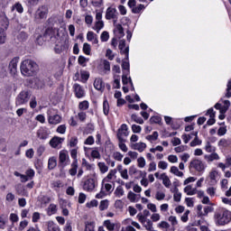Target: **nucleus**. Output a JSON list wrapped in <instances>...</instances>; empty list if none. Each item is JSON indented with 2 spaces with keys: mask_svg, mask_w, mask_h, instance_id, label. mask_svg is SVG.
Returning <instances> with one entry per match:
<instances>
[{
  "mask_svg": "<svg viewBox=\"0 0 231 231\" xmlns=\"http://www.w3.org/2000/svg\"><path fill=\"white\" fill-rule=\"evenodd\" d=\"M94 88L97 91H102L104 89V81L102 79H96L94 81Z\"/></svg>",
  "mask_w": 231,
  "mask_h": 231,
  "instance_id": "a878e982",
  "label": "nucleus"
},
{
  "mask_svg": "<svg viewBox=\"0 0 231 231\" xmlns=\"http://www.w3.org/2000/svg\"><path fill=\"white\" fill-rule=\"evenodd\" d=\"M192 136H195L194 140L189 143L190 147H198V145H201L203 141L198 136V131L191 132Z\"/></svg>",
  "mask_w": 231,
  "mask_h": 231,
  "instance_id": "6ab92c4d",
  "label": "nucleus"
},
{
  "mask_svg": "<svg viewBox=\"0 0 231 231\" xmlns=\"http://www.w3.org/2000/svg\"><path fill=\"white\" fill-rule=\"evenodd\" d=\"M69 45L66 42H61L60 43H57L54 47V51L57 54L62 53V51H68Z\"/></svg>",
  "mask_w": 231,
  "mask_h": 231,
  "instance_id": "ddd939ff",
  "label": "nucleus"
},
{
  "mask_svg": "<svg viewBox=\"0 0 231 231\" xmlns=\"http://www.w3.org/2000/svg\"><path fill=\"white\" fill-rule=\"evenodd\" d=\"M20 69L23 77H33L37 73L39 66L32 60H24L21 63Z\"/></svg>",
  "mask_w": 231,
  "mask_h": 231,
  "instance_id": "7ed1b4c3",
  "label": "nucleus"
},
{
  "mask_svg": "<svg viewBox=\"0 0 231 231\" xmlns=\"http://www.w3.org/2000/svg\"><path fill=\"white\" fill-rule=\"evenodd\" d=\"M37 136L40 140H47L48 136H50V130L46 127H40L37 131Z\"/></svg>",
  "mask_w": 231,
  "mask_h": 231,
  "instance_id": "dca6fc26",
  "label": "nucleus"
},
{
  "mask_svg": "<svg viewBox=\"0 0 231 231\" xmlns=\"http://www.w3.org/2000/svg\"><path fill=\"white\" fill-rule=\"evenodd\" d=\"M127 198L129 199V201H131L132 203L136 202V194L133 191H129Z\"/></svg>",
  "mask_w": 231,
  "mask_h": 231,
  "instance_id": "69168bd1",
  "label": "nucleus"
},
{
  "mask_svg": "<svg viewBox=\"0 0 231 231\" xmlns=\"http://www.w3.org/2000/svg\"><path fill=\"white\" fill-rule=\"evenodd\" d=\"M171 172L172 174H174L175 176H179V178L183 177L182 171H180V170H179L178 167H176V166H171Z\"/></svg>",
  "mask_w": 231,
  "mask_h": 231,
  "instance_id": "37998d69",
  "label": "nucleus"
},
{
  "mask_svg": "<svg viewBox=\"0 0 231 231\" xmlns=\"http://www.w3.org/2000/svg\"><path fill=\"white\" fill-rule=\"evenodd\" d=\"M204 159L208 163H210L216 160H220L219 154L216 153V152H211V154H206Z\"/></svg>",
  "mask_w": 231,
  "mask_h": 231,
  "instance_id": "aec40b11",
  "label": "nucleus"
},
{
  "mask_svg": "<svg viewBox=\"0 0 231 231\" xmlns=\"http://www.w3.org/2000/svg\"><path fill=\"white\" fill-rule=\"evenodd\" d=\"M184 192L187 196H194L198 192V188H192L191 185H188L184 188Z\"/></svg>",
  "mask_w": 231,
  "mask_h": 231,
  "instance_id": "bb28decb",
  "label": "nucleus"
},
{
  "mask_svg": "<svg viewBox=\"0 0 231 231\" xmlns=\"http://www.w3.org/2000/svg\"><path fill=\"white\" fill-rule=\"evenodd\" d=\"M70 167L71 168L69 171V174H70V176H77V170L79 169V162H72Z\"/></svg>",
  "mask_w": 231,
  "mask_h": 231,
  "instance_id": "2f4dec72",
  "label": "nucleus"
},
{
  "mask_svg": "<svg viewBox=\"0 0 231 231\" xmlns=\"http://www.w3.org/2000/svg\"><path fill=\"white\" fill-rule=\"evenodd\" d=\"M48 122L51 125H57L62 122V117L59 115L49 116Z\"/></svg>",
  "mask_w": 231,
  "mask_h": 231,
  "instance_id": "a211bd4d",
  "label": "nucleus"
},
{
  "mask_svg": "<svg viewBox=\"0 0 231 231\" xmlns=\"http://www.w3.org/2000/svg\"><path fill=\"white\" fill-rule=\"evenodd\" d=\"M68 147H77L79 145V137L72 136L67 140Z\"/></svg>",
  "mask_w": 231,
  "mask_h": 231,
  "instance_id": "393cba45",
  "label": "nucleus"
},
{
  "mask_svg": "<svg viewBox=\"0 0 231 231\" xmlns=\"http://www.w3.org/2000/svg\"><path fill=\"white\" fill-rule=\"evenodd\" d=\"M101 42H107L109 41V32L107 31H104L100 36Z\"/></svg>",
  "mask_w": 231,
  "mask_h": 231,
  "instance_id": "3c124183",
  "label": "nucleus"
},
{
  "mask_svg": "<svg viewBox=\"0 0 231 231\" xmlns=\"http://www.w3.org/2000/svg\"><path fill=\"white\" fill-rule=\"evenodd\" d=\"M47 230L48 231H60V227L55 222L48 221L47 222Z\"/></svg>",
  "mask_w": 231,
  "mask_h": 231,
  "instance_id": "b1692460",
  "label": "nucleus"
},
{
  "mask_svg": "<svg viewBox=\"0 0 231 231\" xmlns=\"http://www.w3.org/2000/svg\"><path fill=\"white\" fill-rule=\"evenodd\" d=\"M90 156L92 158H95L96 160H100V158H101L100 152H98V150L97 148L92 150Z\"/></svg>",
  "mask_w": 231,
  "mask_h": 231,
  "instance_id": "052dcab7",
  "label": "nucleus"
},
{
  "mask_svg": "<svg viewBox=\"0 0 231 231\" xmlns=\"http://www.w3.org/2000/svg\"><path fill=\"white\" fill-rule=\"evenodd\" d=\"M108 208H109V200L107 199L101 200L99 205V210L101 211L107 210Z\"/></svg>",
  "mask_w": 231,
  "mask_h": 231,
  "instance_id": "a19ab883",
  "label": "nucleus"
},
{
  "mask_svg": "<svg viewBox=\"0 0 231 231\" xmlns=\"http://www.w3.org/2000/svg\"><path fill=\"white\" fill-rule=\"evenodd\" d=\"M46 41H51V42H58L60 41V33L59 32V28H47L43 35H40L36 39L37 44L42 46Z\"/></svg>",
  "mask_w": 231,
  "mask_h": 231,
  "instance_id": "f257e3e1",
  "label": "nucleus"
},
{
  "mask_svg": "<svg viewBox=\"0 0 231 231\" xmlns=\"http://www.w3.org/2000/svg\"><path fill=\"white\" fill-rule=\"evenodd\" d=\"M57 205L55 204H50L47 208V214L48 216H53V214H57Z\"/></svg>",
  "mask_w": 231,
  "mask_h": 231,
  "instance_id": "473e14b6",
  "label": "nucleus"
},
{
  "mask_svg": "<svg viewBox=\"0 0 231 231\" xmlns=\"http://www.w3.org/2000/svg\"><path fill=\"white\" fill-rule=\"evenodd\" d=\"M112 156L116 162H122L124 158V154H122L120 152H115Z\"/></svg>",
  "mask_w": 231,
  "mask_h": 231,
  "instance_id": "6e6d98bb",
  "label": "nucleus"
},
{
  "mask_svg": "<svg viewBox=\"0 0 231 231\" xmlns=\"http://www.w3.org/2000/svg\"><path fill=\"white\" fill-rule=\"evenodd\" d=\"M131 118L136 124H140V125L143 124V119L142 117L138 116L137 115H135V114H133Z\"/></svg>",
  "mask_w": 231,
  "mask_h": 231,
  "instance_id": "13d9d810",
  "label": "nucleus"
},
{
  "mask_svg": "<svg viewBox=\"0 0 231 231\" xmlns=\"http://www.w3.org/2000/svg\"><path fill=\"white\" fill-rule=\"evenodd\" d=\"M68 165H69V153L66 150H61L59 153V167L64 169Z\"/></svg>",
  "mask_w": 231,
  "mask_h": 231,
  "instance_id": "0eeeda50",
  "label": "nucleus"
},
{
  "mask_svg": "<svg viewBox=\"0 0 231 231\" xmlns=\"http://www.w3.org/2000/svg\"><path fill=\"white\" fill-rule=\"evenodd\" d=\"M28 220H23L20 222V225L18 226V230L19 231H23L24 230V228H26V226H28Z\"/></svg>",
  "mask_w": 231,
  "mask_h": 231,
  "instance_id": "338daca9",
  "label": "nucleus"
},
{
  "mask_svg": "<svg viewBox=\"0 0 231 231\" xmlns=\"http://www.w3.org/2000/svg\"><path fill=\"white\" fill-rule=\"evenodd\" d=\"M111 19H118V13L116 12V9L108 7L106 12V20L111 21Z\"/></svg>",
  "mask_w": 231,
  "mask_h": 231,
  "instance_id": "2eb2a0df",
  "label": "nucleus"
},
{
  "mask_svg": "<svg viewBox=\"0 0 231 231\" xmlns=\"http://www.w3.org/2000/svg\"><path fill=\"white\" fill-rule=\"evenodd\" d=\"M115 174H116V170H111L107 176L103 180L102 183H109V181L113 180V176H115Z\"/></svg>",
  "mask_w": 231,
  "mask_h": 231,
  "instance_id": "f704fd0d",
  "label": "nucleus"
},
{
  "mask_svg": "<svg viewBox=\"0 0 231 231\" xmlns=\"http://www.w3.org/2000/svg\"><path fill=\"white\" fill-rule=\"evenodd\" d=\"M103 113L106 116L109 115V102L107 101V99L104 100L103 102Z\"/></svg>",
  "mask_w": 231,
  "mask_h": 231,
  "instance_id": "a18cd8bd",
  "label": "nucleus"
},
{
  "mask_svg": "<svg viewBox=\"0 0 231 231\" xmlns=\"http://www.w3.org/2000/svg\"><path fill=\"white\" fill-rule=\"evenodd\" d=\"M114 33H116V35H117L119 39H122V37L125 35V33L124 32V27H122V24L118 23L116 25L114 29Z\"/></svg>",
  "mask_w": 231,
  "mask_h": 231,
  "instance_id": "412c9836",
  "label": "nucleus"
},
{
  "mask_svg": "<svg viewBox=\"0 0 231 231\" xmlns=\"http://www.w3.org/2000/svg\"><path fill=\"white\" fill-rule=\"evenodd\" d=\"M114 194L116 198H122L125 194L124 188L122 186H117Z\"/></svg>",
  "mask_w": 231,
  "mask_h": 231,
  "instance_id": "e433bc0d",
  "label": "nucleus"
},
{
  "mask_svg": "<svg viewBox=\"0 0 231 231\" xmlns=\"http://www.w3.org/2000/svg\"><path fill=\"white\" fill-rule=\"evenodd\" d=\"M219 180V172L216 169H212L207 177V181L208 185L214 186L217 183Z\"/></svg>",
  "mask_w": 231,
  "mask_h": 231,
  "instance_id": "9d476101",
  "label": "nucleus"
},
{
  "mask_svg": "<svg viewBox=\"0 0 231 231\" xmlns=\"http://www.w3.org/2000/svg\"><path fill=\"white\" fill-rule=\"evenodd\" d=\"M206 169H207V165L205 164V162H203V161L199 159L192 160L189 162L190 172H193V171H196V172H199V174H203Z\"/></svg>",
  "mask_w": 231,
  "mask_h": 231,
  "instance_id": "39448f33",
  "label": "nucleus"
},
{
  "mask_svg": "<svg viewBox=\"0 0 231 231\" xmlns=\"http://www.w3.org/2000/svg\"><path fill=\"white\" fill-rule=\"evenodd\" d=\"M146 147H147V144H145V143H136L133 145V149L134 151H138L139 152H143Z\"/></svg>",
  "mask_w": 231,
  "mask_h": 231,
  "instance_id": "cd10ccee",
  "label": "nucleus"
},
{
  "mask_svg": "<svg viewBox=\"0 0 231 231\" xmlns=\"http://www.w3.org/2000/svg\"><path fill=\"white\" fill-rule=\"evenodd\" d=\"M31 97H32V92L28 90H23L20 92L16 97L15 105L23 106V104H28Z\"/></svg>",
  "mask_w": 231,
  "mask_h": 231,
  "instance_id": "423d86ee",
  "label": "nucleus"
},
{
  "mask_svg": "<svg viewBox=\"0 0 231 231\" xmlns=\"http://www.w3.org/2000/svg\"><path fill=\"white\" fill-rule=\"evenodd\" d=\"M51 189H53V190H56V192H59V190H60V189L64 187V184H62V181L60 180H55L51 183Z\"/></svg>",
  "mask_w": 231,
  "mask_h": 231,
  "instance_id": "c756f323",
  "label": "nucleus"
},
{
  "mask_svg": "<svg viewBox=\"0 0 231 231\" xmlns=\"http://www.w3.org/2000/svg\"><path fill=\"white\" fill-rule=\"evenodd\" d=\"M206 152H216V146H212L210 142H208L205 146Z\"/></svg>",
  "mask_w": 231,
  "mask_h": 231,
  "instance_id": "8fccbe9b",
  "label": "nucleus"
},
{
  "mask_svg": "<svg viewBox=\"0 0 231 231\" xmlns=\"http://www.w3.org/2000/svg\"><path fill=\"white\" fill-rule=\"evenodd\" d=\"M159 180H162V184L166 189H169L171 185V179H169V176H167L166 173H162Z\"/></svg>",
  "mask_w": 231,
  "mask_h": 231,
  "instance_id": "4be33fe9",
  "label": "nucleus"
},
{
  "mask_svg": "<svg viewBox=\"0 0 231 231\" xmlns=\"http://www.w3.org/2000/svg\"><path fill=\"white\" fill-rule=\"evenodd\" d=\"M121 55L125 56V60H129V46L125 47V40L119 41V46Z\"/></svg>",
  "mask_w": 231,
  "mask_h": 231,
  "instance_id": "9b49d317",
  "label": "nucleus"
},
{
  "mask_svg": "<svg viewBox=\"0 0 231 231\" xmlns=\"http://www.w3.org/2000/svg\"><path fill=\"white\" fill-rule=\"evenodd\" d=\"M158 136L159 134L155 131L152 133V134L147 135L146 140H148V142H156V140H158Z\"/></svg>",
  "mask_w": 231,
  "mask_h": 231,
  "instance_id": "c03bdc74",
  "label": "nucleus"
},
{
  "mask_svg": "<svg viewBox=\"0 0 231 231\" xmlns=\"http://www.w3.org/2000/svg\"><path fill=\"white\" fill-rule=\"evenodd\" d=\"M17 64H19V58H14L9 63V71L11 75L17 73Z\"/></svg>",
  "mask_w": 231,
  "mask_h": 231,
  "instance_id": "f3484780",
  "label": "nucleus"
},
{
  "mask_svg": "<svg viewBox=\"0 0 231 231\" xmlns=\"http://www.w3.org/2000/svg\"><path fill=\"white\" fill-rule=\"evenodd\" d=\"M97 167L99 168V171L102 174H106V172L109 171V167L106 165V162H98Z\"/></svg>",
  "mask_w": 231,
  "mask_h": 231,
  "instance_id": "c9c22d12",
  "label": "nucleus"
},
{
  "mask_svg": "<svg viewBox=\"0 0 231 231\" xmlns=\"http://www.w3.org/2000/svg\"><path fill=\"white\" fill-rule=\"evenodd\" d=\"M102 28H104V21H97L95 23L94 30H96L97 32L98 33V32H100V30H102Z\"/></svg>",
  "mask_w": 231,
  "mask_h": 231,
  "instance_id": "5fc2aeb1",
  "label": "nucleus"
},
{
  "mask_svg": "<svg viewBox=\"0 0 231 231\" xmlns=\"http://www.w3.org/2000/svg\"><path fill=\"white\" fill-rule=\"evenodd\" d=\"M151 124H162V116H153L150 118Z\"/></svg>",
  "mask_w": 231,
  "mask_h": 231,
  "instance_id": "603ef678",
  "label": "nucleus"
},
{
  "mask_svg": "<svg viewBox=\"0 0 231 231\" xmlns=\"http://www.w3.org/2000/svg\"><path fill=\"white\" fill-rule=\"evenodd\" d=\"M49 12L48 5H40L33 14L34 23L38 24L42 23V21L48 18Z\"/></svg>",
  "mask_w": 231,
  "mask_h": 231,
  "instance_id": "20e7f679",
  "label": "nucleus"
},
{
  "mask_svg": "<svg viewBox=\"0 0 231 231\" xmlns=\"http://www.w3.org/2000/svg\"><path fill=\"white\" fill-rule=\"evenodd\" d=\"M83 52L85 55H91V45L89 43L83 44Z\"/></svg>",
  "mask_w": 231,
  "mask_h": 231,
  "instance_id": "864d4df0",
  "label": "nucleus"
},
{
  "mask_svg": "<svg viewBox=\"0 0 231 231\" xmlns=\"http://www.w3.org/2000/svg\"><path fill=\"white\" fill-rule=\"evenodd\" d=\"M55 167H57V157L55 156L50 157L48 161V169L50 171H53Z\"/></svg>",
  "mask_w": 231,
  "mask_h": 231,
  "instance_id": "c85d7f7f",
  "label": "nucleus"
},
{
  "mask_svg": "<svg viewBox=\"0 0 231 231\" xmlns=\"http://www.w3.org/2000/svg\"><path fill=\"white\" fill-rule=\"evenodd\" d=\"M73 88L77 98H84L86 97V91L79 84H74Z\"/></svg>",
  "mask_w": 231,
  "mask_h": 231,
  "instance_id": "4468645a",
  "label": "nucleus"
},
{
  "mask_svg": "<svg viewBox=\"0 0 231 231\" xmlns=\"http://www.w3.org/2000/svg\"><path fill=\"white\" fill-rule=\"evenodd\" d=\"M78 154H79V147L70 150V156L73 160L72 162H79V159L77 158Z\"/></svg>",
  "mask_w": 231,
  "mask_h": 231,
  "instance_id": "4c0bfd02",
  "label": "nucleus"
},
{
  "mask_svg": "<svg viewBox=\"0 0 231 231\" xmlns=\"http://www.w3.org/2000/svg\"><path fill=\"white\" fill-rule=\"evenodd\" d=\"M98 36L93 32V31H89L87 33V41H88L89 42H91V41H93L94 39L97 38Z\"/></svg>",
  "mask_w": 231,
  "mask_h": 231,
  "instance_id": "bf43d9fd",
  "label": "nucleus"
},
{
  "mask_svg": "<svg viewBox=\"0 0 231 231\" xmlns=\"http://www.w3.org/2000/svg\"><path fill=\"white\" fill-rule=\"evenodd\" d=\"M6 223H8V217L5 214L0 215V228L5 230L6 228Z\"/></svg>",
  "mask_w": 231,
  "mask_h": 231,
  "instance_id": "7c9ffc66",
  "label": "nucleus"
},
{
  "mask_svg": "<svg viewBox=\"0 0 231 231\" xmlns=\"http://www.w3.org/2000/svg\"><path fill=\"white\" fill-rule=\"evenodd\" d=\"M104 226H106V228H107L108 231H113L115 230V223H112L111 220H105L104 221Z\"/></svg>",
  "mask_w": 231,
  "mask_h": 231,
  "instance_id": "58836bf2",
  "label": "nucleus"
},
{
  "mask_svg": "<svg viewBox=\"0 0 231 231\" xmlns=\"http://www.w3.org/2000/svg\"><path fill=\"white\" fill-rule=\"evenodd\" d=\"M137 165L140 169H143V167H145L146 162H145V158L143 157H139L137 159Z\"/></svg>",
  "mask_w": 231,
  "mask_h": 231,
  "instance_id": "e2e57ef3",
  "label": "nucleus"
},
{
  "mask_svg": "<svg viewBox=\"0 0 231 231\" xmlns=\"http://www.w3.org/2000/svg\"><path fill=\"white\" fill-rule=\"evenodd\" d=\"M17 39L20 42H24V41L28 40V33H26L25 32H21L17 35Z\"/></svg>",
  "mask_w": 231,
  "mask_h": 231,
  "instance_id": "79ce46f5",
  "label": "nucleus"
},
{
  "mask_svg": "<svg viewBox=\"0 0 231 231\" xmlns=\"http://www.w3.org/2000/svg\"><path fill=\"white\" fill-rule=\"evenodd\" d=\"M79 109H80V111H88V109H89V101L84 100L79 102Z\"/></svg>",
  "mask_w": 231,
  "mask_h": 231,
  "instance_id": "72a5a7b5",
  "label": "nucleus"
},
{
  "mask_svg": "<svg viewBox=\"0 0 231 231\" xmlns=\"http://www.w3.org/2000/svg\"><path fill=\"white\" fill-rule=\"evenodd\" d=\"M216 225L225 226L231 221V212L224 208H217L214 215Z\"/></svg>",
  "mask_w": 231,
  "mask_h": 231,
  "instance_id": "f03ea898",
  "label": "nucleus"
},
{
  "mask_svg": "<svg viewBox=\"0 0 231 231\" xmlns=\"http://www.w3.org/2000/svg\"><path fill=\"white\" fill-rule=\"evenodd\" d=\"M168 221L171 223L172 228H176L178 226V218L174 216H170Z\"/></svg>",
  "mask_w": 231,
  "mask_h": 231,
  "instance_id": "49530a36",
  "label": "nucleus"
},
{
  "mask_svg": "<svg viewBox=\"0 0 231 231\" xmlns=\"http://www.w3.org/2000/svg\"><path fill=\"white\" fill-rule=\"evenodd\" d=\"M97 185L96 178H88L83 181V190H86V192H93Z\"/></svg>",
  "mask_w": 231,
  "mask_h": 231,
  "instance_id": "6e6552de",
  "label": "nucleus"
},
{
  "mask_svg": "<svg viewBox=\"0 0 231 231\" xmlns=\"http://www.w3.org/2000/svg\"><path fill=\"white\" fill-rule=\"evenodd\" d=\"M103 68H104L105 73H109V71H111V63L108 60H104Z\"/></svg>",
  "mask_w": 231,
  "mask_h": 231,
  "instance_id": "09e8293b",
  "label": "nucleus"
},
{
  "mask_svg": "<svg viewBox=\"0 0 231 231\" xmlns=\"http://www.w3.org/2000/svg\"><path fill=\"white\" fill-rule=\"evenodd\" d=\"M85 231H95V223L87 222L85 226Z\"/></svg>",
  "mask_w": 231,
  "mask_h": 231,
  "instance_id": "0e129e2a",
  "label": "nucleus"
},
{
  "mask_svg": "<svg viewBox=\"0 0 231 231\" xmlns=\"http://www.w3.org/2000/svg\"><path fill=\"white\" fill-rule=\"evenodd\" d=\"M143 8H145V5L140 4L138 6H134L132 9V14H140V12H142V10H143Z\"/></svg>",
  "mask_w": 231,
  "mask_h": 231,
  "instance_id": "4d7b16f0",
  "label": "nucleus"
},
{
  "mask_svg": "<svg viewBox=\"0 0 231 231\" xmlns=\"http://www.w3.org/2000/svg\"><path fill=\"white\" fill-rule=\"evenodd\" d=\"M64 142V138L54 136L50 141V145L52 147V149H60V145H62V143Z\"/></svg>",
  "mask_w": 231,
  "mask_h": 231,
  "instance_id": "f8f14e48",
  "label": "nucleus"
},
{
  "mask_svg": "<svg viewBox=\"0 0 231 231\" xmlns=\"http://www.w3.org/2000/svg\"><path fill=\"white\" fill-rule=\"evenodd\" d=\"M17 12L18 14H23L24 12V7H23V4L20 2L15 3L12 8L11 12Z\"/></svg>",
  "mask_w": 231,
  "mask_h": 231,
  "instance_id": "5701e85b",
  "label": "nucleus"
},
{
  "mask_svg": "<svg viewBox=\"0 0 231 231\" xmlns=\"http://www.w3.org/2000/svg\"><path fill=\"white\" fill-rule=\"evenodd\" d=\"M138 221L143 225V226H144L145 230L147 231H153L154 227H152V222L151 219L143 217V215H142V213H139L136 216Z\"/></svg>",
  "mask_w": 231,
  "mask_h": 231,
  "instance_id": "1a4fd4ad",
  "label": "nucleus"
},
{
  "mask_svg": "<svg viewBox=\"0 0 231 231\" xmlns=\"http://www.w3.org/2000/svg\"><path fill=\"white\" fill-rule=\"evenodd\" d=\"M129 60H123L122 62V69L124 71H126V74H129V68H130V65H129Z\"/></svg>",
  "mask_w": 231,
  "mask_h": 231,
  "instance_id": "680f3d73",
  "label": "nucleus"
},
{
  "mask_svg": "<svg viewBox=\"0 0 231 231\" xmlns=\"http://www.w3.org/2000/svg\"><path fill=\"white\" fill-rule=\"evenodd\" d=\"M226 97V98H230V97H231V79H229L227 82Z\"/></svg>",
  "mask_w": 231,
  "mask_h": 231,
  "instance_id": "774afa93",
  "label": "nucleus"
},
{
  "mask_svg": "<svg viewBox=\"0 0 231 231\" xmlns=\"http://www.w3.org/2000/svg\"><path fill=\"white\" fill-rule=\"evenodd\" d=\"M94 132H95V125H93V124H88L84 131L85 134H91Z\"/></svg>",
  "mask_w": 231,
  "mask_h": 231,
  "instance_id": "de8ad7c7",
  "label": "nucleus"
},
{
  "mask_svg": "<svg viewBox=\"0 0 231 231\" xmlns=\"http://www.w3.org/2000/svg\"><path fill=\"white\" fill-rule=\"evenodd\" d=\"M6 42V31L5 29L0 28V45L5 44Z\"/></svg>",
  "mask_w": 231,
  "mask_h": 231,
  "instance_id": "ea45409f",
  "label": "nucleus"
}]
</instances>
